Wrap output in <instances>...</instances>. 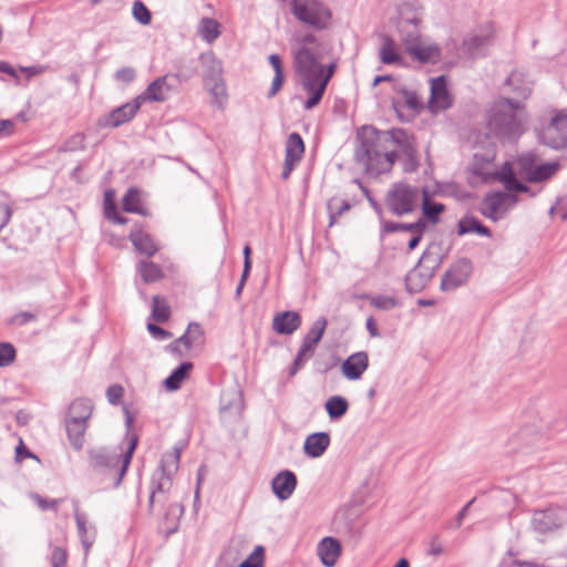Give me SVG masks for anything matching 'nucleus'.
<instances>
[{
	"label": "nucleus",
	"instance_id": "26",
	"mask_svg": "<svg viewBox=\"0 0 567 567\" xmlns=\"http://www.w3.org/2000/svg\"><path fill=\"white\" fill-rule=\"evenodd\" d=\"M328 321L324 317H319L311 326L307 334L305 336L300 348L303 351H308L310 353H315L317 344L320 342L323 333L326 331Z\"/></svg>",
	"mask_w": 567,
	"mask_h": 567
},
{
	"label": "nucleus",
	"instance_id": "33",
	"mask_svg": "<svg viewBox=\"0 0 567 567\" xmlns=\"http://www.w3.org/2000/svg\"><path fill=\"white\" fill-rule=\"evenodd\" d=\"M433 276L434 274L416 265L405 277L406 287L410 291H420L427 285Z\"/></svg>",
	"mask_w": 567,
	"mask_h": 567
},
{
	"label": "nucleus",
	"instance_id": "61",
	"mask_svg": "<svg viewBox=\"0 0 567 567\" xmlns=\"http://www.w3.org/2000/svg\"><path fill=\"white\" fill-rule=\"evenodd\" d=\"M186 332L190 336V339L195 346L203 343L204 332L198 323H189Z\"/></svg>",
	"mask_w": 567,
	"mask_h": 567
},
{
	"label": "nucleus",
	"instance_id": "30",
	"mask_svg": "<svg viewBox=\"0 0 567 567\" xmlns=\"http://www.w3.org/2000/svg\"><path fill=\"white\" fill-rule=\"evenodd\" d=\"M382 44L379 49V58L383 64H400L402 56L399 53V47L395 41L388 34L381 35Z\"/></svg>",
	"mask_w": 567,
	"mask_h": 567
},
{
	"label": "nucleus",
	"instance_id": "29",
	"mask_svg": "<svg viewBox=\"0 0 567 567\" xmlns=\"http://www.w3.org/2000/svg\"><path fill=\"white\" fill-rule=\"evenodd\" d=\"M505 85L511 89L516 97L525 100L532 92V82L519 71H513L506 79Z\"/></svg>",
	"mask_w": 567,
	"mask_h": 567
},
{
	"label": "nucleus",
	"instance_id": "40",
	"mask_svg": "<svg viewBox=\"0 0 567 567\" xmlns=\"http://www.w3.org/2000/svg\"><path fill=\"white\" fill-rule=\"evenodd\" d=\"M324 409L331 420H339L347 413L349 402L341 395H332L326 401Z\"/></svg>",
	"mask_w": 567,
	"mask_h": 567
},
{
	"label": "nucleus",
	"instance_id": "28",
	"mask_svg": "<svg viewBox=\"0 0 567 567\" xmlns=\"http://www.w3.org/2000/svg\"><path fill=\"white\" fill-rule=\"evenodd\" d=\"M199 60L203 68L204 83L223 78L221 62L213 52L202 53Z\"/></svg>",
	"mask_w": 567,
	"mask_h": 567
},
{
	"label": "nucleus",
	"instance_id": "14",
	"mask_svg": "<svg viewBox=\"0 0 567 567\" xmlns=\"http://www.w3.org/2000/svg\"><path fill=\"white\" fill-rule=\"evenodd\" d=\"M305 153V144L300 134L293 132L288 136L286 143V157L284 169L281 173L282 179H287L295 167L299 164Z\"/></svg>",
	"mask_w": 567,
	"mask_h": 567
},
{
	"label": "nucleus",
	"instance_id": "36",
	"mask_svg": "<svg viewBox=\"0 0 567 567\" xmlns=\"http://www.w3.org/2000/svg\"><path fill=\"white\" fill-rule=\"evenodd\" d=\"M421 20V12L413 6L404 3L399 8L396 28L419 27Z\"/></svg>",
	"mask_w": 567,
	"mask_h": 567
},
{
	"label": "nucleus",
	"instance_id": "56",
	"mask_svg": "<svg viewBox=\"0 0 567 567\" xmlns=\"http://www.w3.org/2000/svg\"><path fill=\"white\" fill-rule=\"evenodd\" d=\"M31 497L41 511L51 509V511L56 512L60 503L62 502V499H56V498L47 499L39 494H33Z\"/></svg>",
	"mask_w": 567,
	"mask_h": 567
},
{
	"label": "nucleus",
	"instance_id": "50",
	"mask_svg": "<svg viewBox=\"0 0 567 567\" xmlns=\"http://www.w3.org/2000/svg\"><path fill=\"white\" fill-rule=\"evenodd\" d=\"M133 17L136 21H138L143 25H147L151 23L152 14L147 7L140 0H136L133 3L132 8Z\"/></svg>",
	"mask_w": 567,
	"mask_h": 567
},
{
	"label": "nucleus",
	"instance_id": "15",
	"mask_svg": "<svg viewBox=\"0 0 567 567\" xmlns=\"http://www.w3.org/2000/svg\"><path fill=\"white\" fill-rule=\"evenodd\" d=\"M564 519L556 509L537 511L532 518V526L535 532L546 534L560 528Z\"/></svg>",
	"mask_w": 567,
	"mask_h": 567
},
{
	"label": "nucleus",
	"instance_id": "25",
	"mask_svg": "<svg viewBox=\"0 0 567 567\" xmlns=\"http://www.w3.org/2000/svg\"><path fill=\"white\" fill-rule=\"evenodd\" d=\"M336 62H331L327 66L322 64V73L320 75L319 83L317 84L318 89L312 94V96H309L308 100L305 102L303 107L306 110H311L319 104L323 96L326 87L336 71Z\"/></svg>",
	"mask_w": 567,
	"mask_h": 567
},
{
	"label": "nucleus",
	"instance_id": "13",
	"mask_svg": "<svg viewBox=\"0 0 567 567\" xmlns=\"http://www.w3.org/2000/svg\"><path fill=\"white\" fill-rule=\"evenodd\" d=\"M431 95L429 109L433 113L445 111L452 106V96L447 90L444 75L431 79Z\"/></svg>",
	"mask_w": 567,
	"mask_h": 567
},
{
	"label": "nucleus",
	"instance_id": "55",
	"mask_svg": "<svg viewBox=\"0 0 567 567\" xmlns=\"http://www.w3.org/2000/svg\"><path fill=\"white\" fill-rule=\"evenodd\" d=\"M312 357V353L308 351H303L302 348H299V351L295 358L292 365L288 371V375L290 378L295 377L298 371L305 365V363Z\"/></svg>",
	"mask_w": 567,
	"mask_h": 567
},
{
	"label": "nucleus",
	"instance_id": "24",
	"mask_svg": "<svg viewBox=\"0 0 567 567\" xmlns=\"http://www.w3.org/2000/svg\"><path fill=\"white\" fill-rule=\"evenodd\" d=\"M330 445V436L326 432H317L308 435L305 440L303 451L306 455L320 457Z\"/></svg>",
	"mask_w": 567,
	"mask_h": 567
},
{
	"label": "nucleus",
	"instance_id": "17",
	"mask_svg": "<svg viewBox=\"0 0 567 567\" xmlns=\"http://www.w3.org/2000/svg\"><path fill=\"white\" fill-rule=\"evenodd\" d=\"M412 60L422 64H435L441 59V48L437 43L421 40L414 48L406 52Z\"/></svg>",
	"mask_w": 567,
	"mask_h": 567
},
{
	"label": "nucleus",
	"instance_id": "8",
	"mask_svg": "<svg viewBox=\"0 0 567 567\" xmlns=\"http://www.w3.org/2000/svg\"><path fill=\"white\" fill-rule=\"evenodd\" d=\"M290 4L295 18L315 30H326L331 24V10L320 0H291Z\"/></svg>",
	"mask_w": 567,
	"mask_h": 567
},
{
	"label": "nucleus",
	"instance_id": "5",
	"mask_svg": "<svg viewBox=\"0 0 567 567\" xmlns=\"http://www.w3.org/2000/svg\"><path fill=\"white\" fill-rule=\"evenodd\" d=\"M527 113L520 102L501 99L488 111L487 130L502 143L516 142L525 131Z\"/></svg>",
	"mask_w": 567,
	"mask_h": 567
},
{
	"label": "nucleus",
	"instance_id": "2",
	"mask_svg": "<svg viewBox=\"0 0 567 567\" xmlns=\"http://www.w3.org/2000/svg\"><path fill=\"white\" fill-rule=\"evenodd\" d=\"M181 454L182 447L174 446L162 455L150 486L148 509L154 512L158 507L159 511H165L166 519L172 517L174 520L171 532L176 530V522L184 513L183 506L173 497V481L179 467Z\"/></svg>",
	"mask_w": 567,
	"mask_h": 567
},
{
	"label": "nucleus",
	"instance_id": "3",
	"mask_svg": "<svg viewBox=\"0 0 567 567\" xmlns=\"http://www.w3.org/2000/svg\"><path fill=\"white\" fill-rule=\"evenodd\" d=\"M291 51L299 83L312 96L322 73L323 45L318 37L306 32L296 35Z\"/></svg>",
	"mask_w": 567,
	"mask_h": 567
},
{
	"label": "nucleus",
	"instance_id": "35",
	"mask_svg": "<svg viewBox=\"0 0 567 567\" xmlns=\"http://www.w3.org/2000/svg\"><path fill=\"white\" fill-rule=\"evenodd\" d=\"M540 162V157L536 152L523 153L516 159L517 173L523 179L527 181Z\"/></svg>",
	"mask_w": 567,
	"mask_h": 567
},
{
	"label": "nucleus",
	"instance_id": "45",
	"mask_svg": "<svg viewBox=\"0 0 567 567\" xmlns=\"http://www.w3.org/2000/svg\"><path fill=\"white\" fill-rule=\"evenodd\" d=\"M123 209L127 213L144 214L140 192L136 188H130L123 197Z\"/></svg>",
	"mask_w": 567,
	"mask_h": 567
},
{
	"label": "nucleus",
	"instance_id": "38",
	"mask_svg": "<svg viewBox=\"0 0 567 567\" xmlns=\"http://www.w3.org/2000/svg\"><path fill=\"white\" fill-rule=\"evenodd\" d=\"M197 33L205 42L213 43L220 35V24L213 18H202L197 25Z\"/></svg>",
	"mask_w": 567,
	"mask_h": 567
},
{
	"label": "nucleus",
	"instance_id": "46",
	"mask_svg": "<svg viewBox=\"0 0 567 567\" xmlns=\"http://www.w3.org/2000/svg\"><path fill=\"white\" fill-rule=\"evenodd\" d=\"M398 31L405 52L410 51L411 48H414L422 40L419 27L398 28Z\"/></svg>",
	"mask_w": 567,
	"mask_h": 567
},
{
	"label": "nucleus",
	"instance_id": "58",
	"mask_svg": "<svg viewBox=\"0 0 567 567\" xmlns=\"http://www.w3.org/2000/svg\"><path fill=\"white\" fill-rule=\"evenodd\" d=\"M84 148V136L82 134L73 135L69 141L65 142L63 151L74 152Z\"/></svg>",
	"mask_w": 567,
	"mask_h": 567
},
{
	"label": "nucleus",
	"instance_id": "23",
	"mask_svg": "<svg viewBox=\"0 0 567 567\" xmlns=\"http://www.w3.org/2000/svg\"><path fill=\"white\" fill-rule=\"evenodd\" d=\"M74 518L78 534L84 548V555L87 556L96 538V528L93 525H87L85 515L81 514L78 508L74 511Z\"/></svg>",
	"mask_w": 567,
	"mask_h": 567
},
{
	"label": "nucleus",
	"instance_id": "62",
	"mask_svg": "<svg viewBox=\"0 0 567 567\" xmlns=\"http://www.w3.org/2000/svg\"><path fill=\"white\" fill-rule=\"evenodd\" d=\"M49 68L47 65H31V66H20L19 71L22 72L27 80L32 79L39 74L44 73Z\"/></svg>",
	"mask_w": 567,
	"mask_h": 567
},
{
	"label": "nucleus",
	"instance_id": "63",
	"mask_svg": "<svg viewBox=\"0 0 567 567\" xmlns=\"http://www.w3.org/2000/svg\"><path fill=\"white\" fill-rule=\"evenodd\" d=\"M115 79L125 83H130L135 79V70L133 68H122L116 71Z\"/></svg>",
	"mask_w": 567,
	"mask_h": 567
},
{
	"label": "nucleus",
	"instance_id": "32",
	"mask_svg": "<svg viewBox=\"0 0 567 567\" xmlns=\"http://www.w3.org/2000/svg\"><path fill=\"white\" fill-rule=\"evenodd\" d=\"M93 412V403L89 399H75L69 406L66 420L87 422Z\"/></svg>",
	"mask_w": 567,
	"mask_h": 567
},
{
	"label": "nucleus",
	"instance_id": "22",
	"mask_svg": "<svg viewBox=\"0 0 567 567\" xmlns=\"http://www.w3.org/2000/svg\"><path fill=\"white\" fill-rule=\"evenodd\" d=\"M301 326V317L295 311L279 312L274 317L272 329L279 334H291Z\"/></svg>",
	"mask_w": 567,
	"mask_h": 567
},
{
	"label": "nucleus",
	"instance_id": "10",
	"mask_svg": "<svg viewBox=\"0 0 567 567\" xmlns=\"http://www.w3.org/2000/svg\"><path fill=\"white\" fill-rule=\"evenodd\" d=\"M518 200L519 198L514 192H493L484 196L478 210L484 217L496 223L505 218Z\"/></svg>",
	"mask_w": 567,
	"mask_h": 567
},
{
	"label": "nucleus",
	"instance_id": "4",
	"mask_svg": "<svg viewBox=\"0 0 567 567\" xmlns=\"http://www.w3.org/2000/svg\"><path fill=\"white\" fill-rule=\"evenodd\" d=\"M495 157L496 147L495 144L491 142L487 143L483 152L476 151L474 153L473 161L468 167L472 184L501 182L506 190L529 193L530 196H535V193H532L526 184L517 179L508 163H505L502 169H497L494 163Z\"/></svg>",
	"mask_w": 567,
	"mask_h": 567
},
{
	"label": "nucleus",
	"instance_id": "27",
	"mask_svg": "<svg viewBox=\"0 0 567 567\" xmlns=\"http://www.w3.org/2000/svg\"><path fill=\"white\" fill-rule=\"evenodd\" d=\"M130 240L138 252L144 254L147 257H152L159 249L152 236L142 229L132 230L130 234Z\"/></svg>",
	"mask_w": 567,
	"mask_h": 567
},
{
	"label": "nucleus",
	"instance_id": "31",
	"mask_svg": "<svg viewBox=\"0 0 567 567\" xmlns=\"http://www.w3.org/2000/svg\"><path fill=\"white\" fill-rule=\"evenodd\" d=\"M561 168V164L558 161L543 163L533 171L526 182L528 183H544L551 179Z\"/></svg>",
	"mask_w": 567,
	"mask_h": 567
},
{
	"label": "nucleus",
	"instance_id": "59",
	"mask_svg": "<svg viewBox=\"0 0 567 567\" xmlns=\"http://www.w3.org/2000/svg\"><path fill=\"white\" fill-rule=\"evenodd\" d=\"M33 321H37V316L28 311L19 312L10 319V323L16 326H24Z\"/></svg>",
	"mask_w": 567,
	"mask_h": 567
},
{
	"label": "nucleus",
	"instance_id": "54",
	"mask_svg": "<svg viewBox=\"0 0 567 567\" xmlns=\"http://www.w3.org/2000/svg\"><path fill=\"white\" fill-rule=\"evenodd\" d=\"M16 359V349L11 343L0 342V367L11 364Z\"/></svg>",
	"mask_w": 567,
	"mask_h": 567
},
{
	"label": "nucleus",
	"instance_id": "7",
	"mask_svg": "<svg viewBox=\"0 0 567 567\" xmlns=\"http://www.w3.org/2000/svg\"><path fill=\"white\" fill-rule=\"evenodd\" d=\"M535 133L538 142L547 147L556 151L567 147V112L547 111L537 120Z\"/></svg>",
	"mask_w": 567,
	"mask_h": 567
},
{
	"label": "nucleus",
	"instance_id": "41",
	"mask_svg": "<svg viewBox=\"0 0 567 567\" xmlns=\"http://www.w3.org/2000/svg\"><path fill=\"white\" fill-rule=\"evenodd\" d=\"M193 364L190 362H183L179 364L168 378L165 379L164 384L167 390L176 391L181 388L183 381L186 379L188 372L192 370Z\"/></svg>",
	"mask_w": 567,
	"mask_h": 567
},
{
	"label": "nucleus",
	"instance_id": "34",
	"mask_svg": "<svg viewBox=\"0 0 567 567\" xmlns=\"http://www.w3.org/2000/svg\"><path fill=\"white\" fill-rule=\"evenodd\" d=\"M66 433L71 445L80 451L84 444V434L87 427V422L66 420L65 419Z\"/></svg>",
	"mask_w": 567,
	"mask_h": 567
},
{
	"label": "nucleus",
	"instance_id": "39",
	"mask_svg": "<svg viewBox=\"0 0 567 567\" xmlns=\"http://www.w3.org/2000/svg\"><path fill=\"white\" fill-rule=\"evenodd\" d=\"M476 233L484 237H491L492 231L488 227L484 226L476 217L474 216H464L458 221V234H472Z\"/></svg>",
	"mask_w": 567,
	"mask_h": 567
},
{
	"label": "nucleus",
	"instance_id": "1",
	"mask_svg": "<svg viewBox=\"0 0 567 567\" xmlns=\"http://www.w3.org/2000/svg\"><path fill=\"white\" fill-rule=\"evenodd\" d=\"M360 146L357 159L370 175L389 173L395 161L402 162L405 173H413L419 167L415 138L403 128L379 131L363 126L359 133Z\"/></svg>",
	"mask_w": 567,
	"mask_h": 567
},
{
	"label": "nucleus",
	"instance_id": "20",
	"mask_svg": "<svg viewBox=\"0 0 567 567\" xmlns=\"http://www.w3.org/2000/svg\"><path fill=\"white\" fill-rule=\"evenodd\" d=\"M142 105L135 97L133 101L127 102L109 113L105 118V124L111 127H118L120 125L130 122Z\"/></svg>",
	"mask_w": 567,
	"mask_h": 567
},
{
	"label": "nucleus",
	"instance_id": "52",
	"mask_svg": "<svg viewBox=\"0 0 567 567\" xmlns=\"http://www.w3.org/2000/svg\"><path fill=\"white\" fill-rule=\"evenodd\" d=\"M265 548L261 545L255 547L254 551L239 564V567H264Z\"/></svg>",
	"mask_w": 567,
	"mask_h": 567
},
{
	"label": "nucleus",
	"instance_id": "9",
	"mask_svg": "<svg viewBox=\"0 0 567 567\" xmlns=\"http://www.w3.org/2000/svg\"><path fill=\"white\" fill-rule=\"evenodd\" d=\"M421 196L422 192L417 187L406 183H395L386 193L385 205L392 214L403 216L419 207Z\"/></svg>",
	"mask_w": 567,
	"mask_h": 567
},
{
	"label": "nucleus",
	"instance_id": "43",
	"mask_svg": "<svg viewBox=\"0 0 567 567\" xmlns=\"http://www.w3.org/2000/svg\"><path fill=\"white\" fill-rule=\"evenodd\" d=\"M420 203L422 204V212L424 217L431 223H437L441 213H443L445 209L444 205L430 200L426 190L422 192Z\"/></svg>",
	"mask_w": 567,
	"mask_h": 567
},
{
	"label": "nucleus",
	"instance_id": "19",
	"mask_svg": "<svg viewBox=\"0 0 567 567\" xmlns=\"http://www.w3.org/2000/svg\"><path fill=\"white\" fill-rule=\"evenodd\" d=\"M168 76L164 75L155 81H153L146 90L136 96L140 104L142 105L144 102H164L167 100L169 92H171V85L167 82Z\"/></svg>",
	"mask_w": 567,
	"mask_h": 567
},
{
	"label": "nucleus",
	"instance_id": "16",
	"mask_svg": "<svg viewBox=\"0 0 567 567\" xmlns=\"http://www.w3.org/2000/svg\"><path fill=\"white\" fill-rule=\"evenodd\" d=\"M369 367V355L365 351L354 352L341 365L342 374L350 381L359 380Z\"/></svg>",
	"mask_w": 567,
	"mask_h": 567
},
{
	"label": "nucleus",
	"instance_id": "57",
	"mask_svg": "<svg viewBox=\"0 0 567 567\" xmlns=\"http://www.w3.org/2000/svg\"><path fill=\"white\" fill-rule=\"evenodd\" d=\"M68 559L66 550L62 547H54L51 554L52 567H65Z\"/></svg>",
	"mask_w": 567,
	"mask_h": 567
},
{
	"label": "nucleus",
	"instance_id": "60",
	"mask_svg": "<svg viewBox=\"0 0 567 567\" xmlns=\"http://www.w3.org/2000/svg\"><path fill=\"white\" fill-rule=\"evenodd\" d=\"M123 395V388L118 384H113V385H110L106 390V398H107V401L112 404V405H116L120 403L121 401V398Z\"/></svg>",
	"mask_w": 567,
	"mask_h": 567
},
{
	"label": "nucleus",
	"instance_id": "53",
	"mask_svg": "<svg viewBox=\"0 0 567 567\" xmlns=\"http://www.w3.org/2000/svg\"><path fill=\"white\" fill-rule=\"evenodd\" d=\"M370 305L380 310H391L398 306V300L392 296H375L370 299Z\"/></svg>",
	"mask_w": 567,
	"mask_h": 567
},
{
	"label": "nucleus",
	"instance_id": "6",
	"mask_svg": "<svg viewBox=\"0 0 567 567\" xmlns=\"http://www.w3.org/2000/svg\"><path fill=\"white\" fill-rule=\"evenodd\" d=\"M135 434L127 435V450L123 454H111L104 450L92 451L90 453L91 466L101 473L105 472L110 480L109 486L116 488L120 486L132 460V455L137 445Z\"/></svg>",
	"mask_w": 567,
	"mask_h": 567
},
{
	"label": "nucleus",
	"instance_id": "21",
	"mask_svg": "<svg viewBox=\"0 0 567 567\" xmlns=\"http://www.w3.org/2000/svg\"><path fill=\"white\" fill-rule=\"evenodd\" d=\"M317 554L323 566L333 567L341 555V544L334 537H324L317 546Z\"/></svg>",
	"mask_w": 567,
	"mask_h": 567
},
{
	"label": "nucleus",
	"instance_id": "64",
	"mask_svg": "<svg viewBox=\"0 0 567 567\" xmlns=\"http://www.w3.org/2000/svg\"><path fill=\"white\" fill-rule=\"evenodd\" d=\"M147 330L154 338L158 340H166L171 336L169 332H167L166 330H164L163 328L155 323H148Z\"/></svg>",
	"mask_w": 567,
	"mask_h": 567
},
{
	"label": "nucleus",
	"instance_id": "37",
	"mask_svg": "<svg viewBox=\"0 0 567 567\" xmlns=\"http://www.w3.org/2000/svg\"><path fill=\"white\" fill-rule=\"evenodd\" d=\"M142 280L146 284L155 282L164 278L162 268L148 259H142L136 266Z\"/></svg>",
	"mask_w": 567,
	"mask_h": 567
},
{
	"label": "nucleus",
	"instance_id": "47",
	"mask_svg": "<svg viewBox=\"0 0 567 567\" xmlns=\"http://www.w3.org/2000/svg\"><path fill=\"white\" fill-rule=\"evenodd\" d=\"M104 214L105 217L116 224H126L127 219L121 217L117 213L116 205L113 200V192L107 190L104 196Z\"/></svg>",
	"mask_w": 567,
	"mask_h": 567
},
{
	"label": "nucleus",
	"instance_id": "42",
	"mask_svg": "<svg viewBox=\"0 0 567 567\" xmlns=\"http://www.w3.org/2000/svg\"><path fill=\"white\" fill-rule=\"evenodd\" d=\"M205 87L212 96V103L218 107H223L227 101V91L224 79L209 81L204 83Z\"/></svg>",
	"mask_w": 567,
	"mask_h": 567
},
{
	"label": "nucleus",
	"instance_id": "48",
	"mask_svg": "<svg viewBox=\"0 0 567 567\" xmlns=\"http://www.w3.org/2000/svg\"><path fill=\"white\" fill-rule=\"evenodd\" d=\"M351 208L349 202L339 198H331L328 202V210L330 215L329 225L332 226L338 217H340L344 212H348Z\"/></svg>",
	"mask_w": 567,
	"mask_h": 567
},
{
	"label": "nucleus",
	"instance_id": "12",
	"mask_svg": "<svg viewBox=\"0 0 567 567\" xmlns=\"http://www.w3.org/2000/svg\"><path fill=\"white\" fill-rule=\"evenodd\" d=\"M494 35L493 25L486 23L468 34L463 41V50L471 56H478L489 45Z\"/></svg>",
	"mask_w": 567,
	"mask_h": 567
},
{
	"label": "nucleus",
	"instance_id": "11",
	"mask_svg": "<svg viewBox=\"0 0 567 567\" xmlns=\"http://www.w3.org/2000/svg\"><path fill=\"white\" fill-rule=\"evenodd\" d=\"M473 270L472 262L461 258L450 266L442 277L440 288L442 291H453L466 284Z\"/></svg>",
	"mask_w": 567,
	"mask_h": 567
},
{
	"label": "nucleus",
	"instance_id": "51",
	"mask_svg": "<svg viewBox=\"0 0 567 567\" xmlns=\"http://www.w3.org/2000/svg\"><path fill=\"white\" fill-rule=\"evenodd\" d=\"M398 92L402 95L403 103L413 111H417L422 107V102L414 90H409L406 87L398 89Z\"/></svg>",
	"mask_w": 567,
	"mask_h": 567
},
{
	"label": "nucleus",
	"instance_id": "44",
	"mask_svg": "<svg viewBox=\"0 0 567 567\" xmlns=\"http://www.w3.org/2000/svg\"><path fill=\"white\" fill-rule=\"evenodd\" d=\"M442 264V256L437 247H429L421 256L417 265L425 270L435 274Z\"/></svg>",
	"mask_w": 567,
	"mask_h": 567
},
{
	"label": "nucleus",
	"instance_id": "49",
	"mask_svg": "<svg viewBox=\"0 0 567 567\" xmlns=\"http://www.w3.org/2000/svg\"><path fill=\"white\" fill-rule=\"evenodd\" d=\"M171 315V310L168 305L164 299L159 296L153 297V306H152V317L154 320L158 322H164L168 320Z\"/></svg>",
	"mask_w": 567,
	"mask_h": 567
},
{
	"label": "nucleus",
	"instance_id": "18",
	"mask_svg": "<svg viewBox=\"0 0 567 567\" xmlns=\"http://www.w3.org/2000/svg\"><path fill=\"white\" fill-rule=\"evenodd\" d=\"M297 487V476L291 471H281L271 481L274 494L280 499H288Z\"/></svg>",
	"mask_w": 567,
	"mask_h": 567
}]
</instances>
